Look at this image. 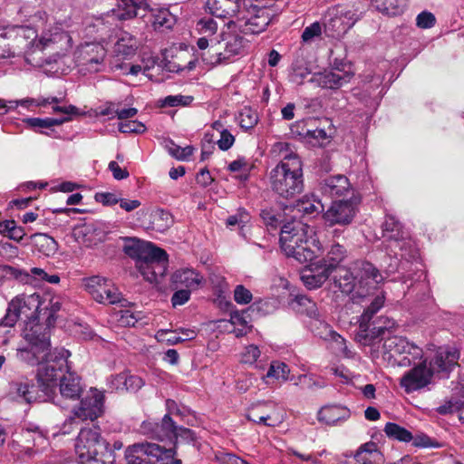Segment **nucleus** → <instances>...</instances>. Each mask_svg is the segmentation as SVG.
Returning <instances> with one entry per match:
<instances>
[{"mask_svg":"<svg viewBox=\"0 0 464 464\" xmlns=\"http://www.w3.org/2000/svg\"><path fill=\"white\" fill-rule=\"evenodd\" d=\"M60 310L57 297L39 293L21 294L8 303L3 322L9 326H14L19 318L24 322V337L28 346L17 349L19 359H29L32 350L47 347L50 329L54 326Z\"/></svg>","mask_w":464,"mask_h":464,"instance_id":"1","label":"nucleus"},{"mask_svg":"<svg viewBox=\"0 0 464 464\" xmlns=\"http://www.w3.org/2000/svg\"><path fill=\"white\" fill-rule=\"evenodd\" d=\"M50 337L46 348L29 353V359H21L29 364H38L37 383L38 386L27 382H14L13 389L17 394L18 400L26 403L50 401L55 405H60V401L55 393L57 382L71 368L68 358L70 351L64 348H55L51 351Z\"/></svg>","mask_w":464,"mask_h":464,"instance_id":"2","label":"nucleus"},{"mask_svg":"<svg viewBox=\"0 0 464 464\" xmlns=\"http://www.w3.org/2000/svg\"><path fill=\"white\" fill-rule=\"evenodd\" d=\"M33 26L14 25L5 28L13 57L22 56L36 50H44L53 44L72 46V38L63 27L51 22L44 11H37L32 15Z\"/></svg>","mask_w":464,"mask_h":464,"instance_id":"3","label":"nucleus"},{"mask_svg":"<svg viewBox=\"0 0 464 464\" xmlns=\"http://www.w3.org/2000/svg\"><path fill=\"white\" fill-rule=\"evenodd\" d=\"M280 247L299 263L314 261L324 254V246L313 227L299 221L285 224L280 232Z\"/></svg>","mask_w":464,"mask_h":464,"instance_id":"4","label":"nucleus"},{"mask_svg":"<svg viewBox=\"0 0 464 464\" xmlns=\"http://www.w3.org/2000/svg\"><path fill=\"white\" fill-rule=\"evenodd\" d=\"M123 252L135 260V266L145 281L158 285L168 270V254L151 242L125 238Z\"/></svg>","mask_w":464,"mask_h":464,"instance_id":"5","label":"nucleus"},{"mask_svg":"<svg viewBox=\"0 0 464 464\" xmlns=\"http://www.w3.org/2000/svg\"><path fill=\"white\" fill-rule=\"evenodd\" d=\"M382 246L393 264L387 272L394 273L402 265V260L414 261L419 257V251L414 240L402 224L392 215H386L382 224Z\"/></svg>","mask_w":464,"mask_h":464,"instance_id":"6","label":"nucleus"},{"mask_svg":"<svg viewBox=\"0 0 464 464\" xmlns=\"http://www.w3.org/2000/svg\"><path fill=\"white\" fill-rule=\"evenodd\" d=\"M271 190L279 198L293 199L304 189L303 163L294 152L283 156L282 160L268 174Z\"/></svg>","mask_w":464,"mask_h":464,"instance_id":"7","label":"nucleus"},{"mask_svg":"<svg viewBox=\"0 0 464 464\" xmlns=\"http://www.w3.org/2000/svg\"><path fill=\"white\" fill-rule=\"evenodd\" d=\"M146 5L145 0H119L116 8L92 19L86 26L87 34L93 36L96 43L104 45L119 32L118 22L137 16L138 9Z\"/></svg>","mask_w":464,"mask_h":464,"instance_id":"8","label":"nucleus"},{"mask_svg":"<svg viewBox=\"0 0 464 464\" xmlns=\"http://www.w3.org/2000/svg\"><path fill=\"white\" fill-rule=\"evenodd\" d=\"M371 304H364L363 313L358 321L359 325L355 334L357 341L362 345H372L379 339L388 337L395 327V322L388 317L373 315L384 305L385 295L379 294L371 297Z\"/></svg>","mask_w":464,"mask_h":464,"instance_id":"9","label":"nucleus"},{"mask_svg":"<svg viewBox=\"0 0 464 464\" xmlns=\"http://www.w3.org/2000/svg\"><path fill=\"white\" fill-rule=\"evenodd\" d=\"M74 447L79 464H112V461L99 457V450H109V442L102 438L97 425L82 427Z\"/></svg>","mask_w":464,"mask_h":464,"instance_id":"10","label":"nucleus"},{"mask_svg":"<svg viewBox=\"0 0 464 464\" xmlns=\"http://www.w3.org/2000/svg\"><path fill=\"white\" fill-rule=\"evenodd\" d=\"M353 265L358 283V289L353 295V304L364 306L371 304L370 297L379 294L385 295L384 291L377 286L383 282L384 277L373 264L366 260H357Z\"/></svg>","mask_w":464,"mask_h":464,"instance_id":"11","label":"nucleus"},{"mask_svg":"<svg viewBox=\"0 0 464 464\" xmlns=\"http://www.w3.org/2000/svg\"><path fill=\"white\" fill-rule=\"evenodd\" d=\"M175 449H165L156 443L140 442L129 446L125 451L128 464H182L176 459Z\"/></svg>","mask_w":464,"mask_h":464,"instance_id":"12","label":"nucleus"},{"mask_svg":"<svg viewBox=\"0 0 464 464\" xmlns=\"http://www.w3.org/2000/svg\"><path fill=\"white\" fill-rule=\"evenodd\" d=\"M106 55L107 50L102 44L85 42L76 49L74 60L82 73H96L105 70Z\"/></svg>","mask_w":464,"mask_h":464,"instance_id":"13","label":"nucleus"},{"mask_svg":"<svg viewBox=\"0 0 464 464\" xmlns=\"http://www.w3.org/2000/svg\"><path fill=\"white\" fill-rule=\"evenodd\" d=\"M104 395L96 389H91L90 392L82 399L80 405L73 408L72 415L63 422L61 431L69 434L72 430L75 419L82 420H94L103 412Z\"/></svg>","mask_w":464,"mask_h":464,"instance_id":"14","label":"nucleus"},{"mask_svg":"<svg viewBox=\"0 0 464 464\" xmlns=\"http://www.w3.org/2000/svg\"><path fill=\"white\" fill-rule=\"evenodd\" d=\"M359 20L357 13L342 6L328 9L324 18V32L327 37L343 36Z\"/></svg>","mask_w":464,"mask_h":464,"instance_id":"15","label":"nucleus"},{"mask_svg":"<svg viewBox=\"0 0 464 464\" xmlns=\"http://www.w3.org/2000/svg\"><path fill=\"white\" fill-rule=\"evenodd\" d=\"M85 290L100 304H115L122 301L121 293L105 277L92 276L83 279Z\"/></svg>","mask_w":464,"mask_h":464,"instance_id":"16","label":"nucleus"},{"mask_svg":"<svg viewBox=\"0 0 464 464\" xmlns=\"http://www.w3.org/2000/svg\"><path fill=\"white\" fill-rule=\"evenodd\" d=\"M240 9L236 20L227 22L226 25L231 32H238L243 34H258L264 32L270 23L269 14L259 9L255 14L246 16Z\"/></svg>","mask_w":464,"mask_h":464,"instance_id":"17","label":"nucleus"},{"mask_svg":"<svg viewBox=\"0 0 464 464\" xmlns=\"http://www.w3.org/2000/svg\"><path fill=\"white\" fill-rule=\"evenodd\" d=\"M383 349L389 358L403 355L401 361L399 362L401 365L411 364L415 360L420 359L423 353L420 346L402 336H388L384 342Z\"/></svg>","mask_w":464,"mask_h":464,"instance_id":"18","label":"nucleus"},{"mask_svg":"<svg viewBox=\"0 0 464 464\" xmlns=\"http://www.w3.org/2000/svg\"><path fill=\"white\" fill-rule=\"evenodd\" d=\"M432 377L433 370L422 362L406 372L401 378L400 385L406 393H411L428 387Z\"/></svg>","mask_w":464,"mask_h":464,"instance_id":"19","label":"nucleus"},{"mask_svg":"<svg viewBox=\"0 0 464 464\" xmlns=\"http://www.w3.org/2000/svg\"><path fill=\"white\" fill-rule=\"evenodd\" d=\"M246 419L256 424L276 427L283 420L279 408L274 401H263L254 405L246 414Z\"/></svg>","mask_w":464,"mask_h":464,"instance_id":"20","label":"nucleus"},{"mask_svg":"<svg viewBox=\"0 0 464 464\" xmlns=\"http://www.w3.org/2000/svg\"><path fill=\"white\" fill-rule=\"evenodd\" d=\"M226 42L223 52H215L209 58H203V61L210 65L217 66L222 63H229L237 55H240L246 44L243 36L238 32H232Z\"/></svg>","mask_w":464,"mask_h":464,"instance_id":"21","label":"nucleus"},{"mask_svg":"<svg viewBox=\"0 0 464 464\" xmlns=\"http://www.w3.org/2000/svg\"><path fill=\"white\" fill-rule=\"evenodd\" d=\"M295 302L297 305V312L305 314L310 321L308 327L315 335L323 337L322 329H327L328 324L322 319L316 304L304 295H296Z\"/></svg>","mask_w":464,"mask_h":464,"instance_id":"22","label":"nucleus"},{"mask_svg":"<svg viewBox=\"0 0 464 464\" xmlns=\"http://www.w3.org/2000/svg\"><path fill=\"white\" fill-rule=\"evenodd\" d=\"M140 429L143 435L152 440H172L175 437V420L169 415H164L160 422L153 420H143Z\"/></svg>","mask_w":464,"mask_h":464,"instance_id":"23","label":"nucleus"},{"mask_svg":"<svg viewBox=\"0 0 464 464\" xmlns=\"http://www.w3.org/2000/svg\"><path fill=\"white\" fill-rule=\"evenodd\" d=\"M62 98H57L55 96L49 97H38V98H26L16 101H9L10 108L15 109L18 105L22 107L30 108L31 106L35 107H45L47 105H53V111L56 113H63L66 115H78L79 109L74 105L68 106H60L59 103L62 102Z\"/></svg>","mask_w":464,"mask_h":464,"instance_id":"24","label":"nucleus"},{"mask_svg":"<svg viewBox=\"0 0 464 464\" xmlns=\"http://www.w3.org/2000/svg\"><path fill=\"white\" fill-rule=\"evenodd\" d=\"M59 395L60 407L64 408L62 400L77 401L81 398L83 392V386L81 377L73 371L67 370V372L59 381Z\"/></svg>","mask_w":464,"mask_h":464,"instance_id":"25","label":"nucleus"},{"mask_svg":"<svg viewBox=\"0 0 464 464\" xmlns=\"http://www.w3.org/2000/svg\"><path fill=\"white\" fill-rule=\"evenodd\" d=\"M242 0H207L205 4L206 11L218 18L230 22L236 20L240 13Z\"/></svg>","mask_w":464,"mask_h":464,"instance_id":"26","label":"nucleus"},{"mask_svg":"<svg viewBox=\"0 0 464 464\" xmlns=\"http://www.w3.org/2000/svg\"><path fill=\"white\" fill-rule=\"evenodd\" d=\"M218 29V23L212 17H202L197 22L196 30L201 35L197 45L200 50L208 47L213 50L219 44Z\"/></svg>","mask_w":464,"mask_h":464,"instance_id":"27","label":"nucleus"},{"mask_svg":"<svg viewBox=\"0 0 464 464\" xmlns=\"http://www.w3.org/2000/svg\"><path fill=\"white\" fill-rule=\"evenodd\" d=\"M301 273V280L304 286L310 290L321 287L332 273L318 261L308 262Z\"/></svg>","mask_w":464,"mask_h":464,"instance_id":"28","label":"nucleus"},{"mask_svg":"<svg viewBox=\"0 0 464 464\" xmlns=\"http://www.w3.org/2000/svg\"><path fill=\"white\" fill-rule=\"evenodd\" d=\"M355 215L353 204L351 201H334L324 217L330 225H347Z\"/></svg>","mask_w":464,"mask_h":464,"instance_id":"29","label":"nucleus"},{"mask_svg":"<svg viewBox=\"0 0 464 464\" xmlns=\"http://www.w3.org/2000/svg\"><path fill=\"white\" fill-rule=\"evenodd\" d=\"M459 358V353L455 348L440 347L432 361L431 370L448 378L449 373L455 368Z\"/></svg>","mask_w":464,"mask_h":464,"instance_id":"30","label":"nucleus"},{"mask_svg":"<svg viewBox=\"0 0 464 464\" xmlns=\"http://www.w3.org/2000/svg\"><path fill=\"white\" fill-rule=\"evenodd\" d=\"M351 78L350 73L339 74L333 70L324 69L322 72H314L308 82L322 89L337 90L349 82Z\"/></svg>","mask_w":464,"mask_h":464,"instance_id":"31","label":"nucleus"},{"mask_svg":"<svg viewBox=\"0 0 464 464\" xmlns=\"http://www.w3.org/2000/svg\"><path fill=\"white\" fill-rule=\"evenodd\" d=\"M171 282L176 287L181 286L194 291L202 285L204 276L193 268H180L173 273Z\"/></svg>","mask_w":464,"mask_h":464,"instance_id":"32","label":"nucleus"},{"mask_svg":"<svg viewBox=\"0 0 464 464\" xmlns=\"http://www.w3.org/2000/svg\"><path fill=\"white\" fill-rule=\"evenodd\" d=\"M78 237L86 246L92 247L105 241L107 231L101 222L86 223L78 230Z\"/></svg>","mask_w":464,"mask_h":464,"instance_id":"33","label":"nucleus"},{"mask_svg":"<svg viewBox=\"0 0 464 464\" xmlns=\"http://www.w3.org/2000/svg\"><path fill=\"white\" fill-rule=\"evenodd\" d=\"M320 192L327 197H340L349 191V179L343 175L331 176L320 181L318 185Z\"/></svg>","mask_w":464,"mask_h":464,"instance_id":"34","label":"nucleus"},{"mask_svg":"<svg viewBox=\"0 0 464 464\" xmlns=\"http://www.w3.org/2000/svg\"><path fill=\"white\" fill-rule=\"evenodd\" d=\"M335 271L336 275L334 277V285L338 287L342 293L351 295V300L353 302V295H355V292L358 289V283L353 270V265L352 264L348 268L340 267Z\"/></svg>","mask_w":464,"mask_h":464,"instance_id":"35","label":"nucleus"},{"mask_svg":"<svg viewBox=\"0 0 464 464\" xmlns=\"http://www.w3.org/2000/svg\"><path fill=\"white\" fill-rule=\"evenodd\" d=\"M114 53L117 57L121 59H130L135 55L139 42L137 38L130 33L119 30L115 35Z\"/></svg>","mask_w":464,"mask_h":464,"instance_id":"36","label":"nucleus"},{"mask_svg":"<svg viewBox=\"0 0 464 464\" xmlns=\"http://www.w3.org/2000/svg\"><path fill=\"white\" fill-rule=\"evenodd\" d=\"M266 373L261 374V380L266 385L273 386L289 380L290 368L285 362L272 361L270 363L266 362Z\"/></svg>","mask_w":464,"mask_h":464,"instance_id":"37","label":"nucleus"},{"mask_svg":"<svg viewBox=\"0 0 464 464\" xmlns=\"http://www.w3.org/2000/svg\"><path fill=\"white\" fill-rule=\"evenodd\" d=\"M350 411L344 406L333 404L325 405L320 409L317 419L326 425L334 426L350 418Z\"/></svg>","mask_w":464,"mask_h":464,"instance_id":"38","label":"nucleus"},{"mask_svg":"<svg viewBox=\"0 0 464 464\" xmlns=\"http://www.w3.org/2000/svg\"><path fill=\"white\" fill-rule=\"evenodd\" d=\"M354 464H381L383 455L373 441L362 444L353 455Z\"/></svg>","mask_w":464,"mask_h":464,"instance_id":"39","label":"nucleus"},{"mask_svg":"<svg viewBox=\"0 0 464 464\" xmlns=\"http://www.w3.org/2000/svg\"><path fill=\"white\" fill-rule=\"evenodd\" d=\"M346 249L343 246L338 243L333 244L327 251L326 256L318 260V262L323 264L331 273H333L341 267L340 264L346 257Z\"/></svg>","mask_w":464,"mask_h":464,"instance_id":"40","label":"nucleus"},{"mask_svg":"<svg viewBox=\"0 0 464 464\" xmlns=\"http://www.w3.org/2000/svg\"><path fill=\"white\" fill-rule=\"evenodd\" d=\"M32 240L35 249L45 256H53L58 251L57 241L47 234L35 233L32 236Z\"/></svg>","mask_w":464,"mask_h":464,"instance_id":"41","label":"nucleus"},{"mask_svg":"<svg viewBox=\"0 0 464 464\" xmlns=\"http://www.w3.org/2000/svg\"><path fill=\"white\" fill-rule=\"evenodd\" d=\"M151 24L155 30L170 29L176 23V17L168 8H152Z\"/></svg>","mask_w":464,"mask_h":464,"instance_id":"42","label":"nucleus"},{"mask_svg":"<svg viewBox=\"0 0 464 464\" xmlns=\"http://www.w3.org/2000/svg\"><path fill=\"white\" fill-rule=\"evenodd\" d=\"M295 208L297 212L310 217H315L322 213L324 209L321 200L315 198L314 195L311 197L304 196L296 202Z\"/></svg>","mask_w":464,"mask_h":464,"instance_id":"43","label":"nucleus"},{"mask_svg":"<svg viewBox=\"0 0 464 464\" xmlns=\"http://www.w3.org/2000/svg\"><path fill=\"white\" fill-rule=\"evenodd\" d=\"M151 221L148 228L157 232H164L172 224L173 219L171 214L162 208H158L150 214Z\"/></svg>","mask_w":464,"mask_h":464,"instance_id":"44","label":"nucleus"},{"mask_svg":"<svg viewBox=\"0 0 464 464\" xmlns=\"http://www.w3.org/2000/svg\"><path fill=\"white\" fill-rule=\"evenodd\" d=\"M261 352L258 346L250 344L245 347L241 353L240 362L245 364L254 365L256 369L260 372H265L266 369V361L259 360Z\"/></svg>","mask_w":464,"mask_h":464,"instance_id":"45","label":"nucleus"},{"mask_svg":"<svg viewBox=\"0 0 464 464\" xmlns=\"http://www.w3.org/2000/svg\"><path fill=\"white\" fill-rule=\"evenodd\" d=\"M71 120L70 115L62 118H25L24 122L31 129H50L53 126H60Z\"/></svg>","mask_w":464,"mask_h":464,"instance_id":"46","label":"nucleus"},{"mask_svg":"<svg viewBox=\"0 0 464 464\" xmlns=\"http://www.w3.org/2000/svg\"><path fill=\"white\" fill-rule=\"evenodd\" d=\"M383 430L388 438L401 442L408 443L413 439L410 430L394 422H387Z\"/></svg>","mask_w":464,"mask_h":464,"instance_id":"47","label":"nucleus"},{"mask_svg":"<svg viewBox=\"0 0 464 464\" xmlns=\"http://www.w3.org/2000/svg\"><path fill=\"white\" fill-rule=\"evenodd\" d=\"M376 4V8L389 16H396L403 13L404 0H371Z\"/></svg>","mask_w":464,"mask_h":464,"instance_id":"48","label":"nucleus"},{"mask_svg":"<svg viewBox=\"0 0 464 464\" xmlns=\"http://www.w3.org/2000/svg\"><path fill=\"white\" fill-rule=\"evenodd\" d=\"M209 281L213 289L214 295L220 304L227 299L229 293V285L227 279L220 275L213 274L209 277Z\"/></svg>","mask_w":464,"mask_h":464,"instance_id":"49","label":"nucleus"},{"mask_svg":"<svg viewBox=\"0 0 464 464\" xmlns=\"http://www.w3.org/2000/svg\"><path fill=\"white\" fill-rule=\"evenodd\" d=\"M165 149L171 157L181 161L188 160L189 157L194 152V147H180L171 140H168L165 141Z\"/></svg>","mask_w":464,"mask_h":464,"instance_id":"50","label":"nucleus"},{"mask_svg":"<svg viewBox=\"0 0 464 464\" xmlns=\"http://www.w3.org/2000/svg\"><path fill=\"white\" fill-rule=\"evenodd\" d=\"M230 323L234 325L233 333L237 337L246 335L250 329V325L246 319L245 312H232L230 314Z\"/></svg>","mask_w":464,"mask_h":464,"instance_id":"51","label":"nucleus"},{"mask_svg":"<svg viewBox=\"0 0 464 464\" xmlns=\"http://www.w3.org/2000/svg\"><path fill=\"white\" fill-rule=\"evenodd\" d=\"M22 433L28 440L32 439L34 447L48 445L46 431L42 430L38 426L30 425L24 429Z\"/></svg>","mask_w":464,"mask_h":464,"instance_id":"52","label":"nucleus"},{"mask_svg":"<svg viewBox=\"0 0 464 464\" xmlns=\"http://www.w3.org/2000/svg\"><path fill=\"white\" fill-rule=\"evenodd\" d=\"M250 220V215L248 211L244 208H239L235 215H231L227 218L226 224L227 227L232 226H239L240 227V234H243V227L246 224H247Z\"/></svg>","mask_w":464,"mask_h":464,"instance_id":"53","label":"nucleus"},{"mask_svg":"<svg viewBox=\"0 0 464 464\" xmlns=\"http://www.w3.org/2000/svg\"><path fill=\"white\" fill-rule=\"evenodd\" d=\"M238 121L242 129L250 130L257 124L258 116L251 108H244L239 113Z\"/></svg>","mask_w":464,"mask_h":464,"instance_id":"54","label":"nucleus"},{"mask_svg":"<svg viewBox=\"0 0 464 464\" xmlns=\"http://www.w3.org/2000/svg\"><path fill=\"white\" fill-rule=\"evenodd\" d=\"M192 101V96L178 94L166 96L160 99L159 102L161 107H178L187 106L190 104Z\"/></svg>","mask_w":464,"mask_h":464,"instance_id":"55","label":"nucleus"},{"mask_svg":"<svg viewBox=\"0 0 464 464\" xmlns=\"http://www.w3.org/2000/svg\"><path fill=\"white\" fill-rule=\"evenodd\" d=\"M118 130L121 133L141 134L147 130L144 123L139 121H121L118 124Z\"/></svg>","mask_w":464,"mask_h":464,"instance_id":"56","label":"nucleus"},{"mask_svg":"<svg viewBox=\"0 0 464 464\" xmlns=\"http://www.w3.org/2000/svg\"><path fill=\"white\" fill-rule=\"evenodd\" d=\"M25 275L31 276L32 277L38 281L46 282L49 284L54 285L60 282V276L58 275H48V273H46L43 268L40 267H32L30 271Z\"/></svg>","mask_w":464,"mask_h":464,"instance_id":"57","label":"nucleus"},{"mask_svg":"<svg viewBox=\"0 0 464 464\" xmlns=\"http://www.w3.org/2000/svg\"><path fill=\"white\" fill-rule=\"evenodd\" d=\"M119 324L124 327H133L141 319L140 312H132L130 310H121L119 312Z\"/></svg>","mask_w":464,"mask_h":464,"instance_id":"58","label":"nucleus"},{"mask_svg":"<svg viewBox=\"0 0 464 464\" xmlns=\"http://www.w3.org/2000/svg\"><path fill=\"white\" fill-rule=\"evenodd\" d=\"M309 121L302 120L294 122L290 126L291 133L303 141H306L310 129L308 128Z\"/></svg>","mask_w":464,"mask_h":464,"instance_id":"59","label":"nucleus"},{"mask_svg":"<svg viewBox=\"0 0 464 464\" xmlns=\"http://www.w3.org/2000/svg\"><path fill=\"white\" fill-rule=\"evenodd\" d=\"M329 139L326 131L324 129H314L309 130L308 137L306 139L307 143H310L314 147H321Z\"/></svg>","mask_w":464,"mask_h":464,"instance_id":"60","label":"nucleus"},{"mask_svg":"<svg viewBox=\"0 0 464 464\" xmlns=\"http://www.w3.org/2000/svg\"><path fill=\"white\" fill-rule=\"evenodd\" d=\"M303 380L302 388L304 389H322L326 386L325 382L321 377H315L314 374H301Z\"/></svg>","mask_w":464,"mask_h":464,"instance_id":"61","label":"nucleus"},{"mask_svg":"<svg viewBox=\"0 0 464 464\" xmlns=\"http://www.w3.org/2000/svg\"><path fill=\"white\" fill-rule=\"evenodd\" d=\"M436 24L435 15L429 11H422L416 17V25L421 29H430Z\"/></svg>","mask_w":464,"mask_h":464,"instance_id":"62","label":"nucleus"},{"mask_svg":"<svg viewBox=\"0 0 464 464\" xmlns=\"http://www.w3.org/2000/svg\"><path fill=\"white\" fill-rule=\"evenodd\" d=\"M252 293L243 285H237L234 290V299L239 304H247L252 301Z\"/></svg>","mask_w":464,"mask_h":464,"instance_id":"63","label":"nucleus"},{"mask_svg":"<svg viewBox=\"0 0 464 464\" xmlns=\"http://www.w3.org/2000/svg\"><path fill=\"white\" fill-rule=\"evenodd\" d=\"M216 459L219 464H246L244 459L229 452L220 451L217 453Z\"/></svg>","mask_w":464,"mask_h":464,"instance_id":"64","label":"nucleus"}]
</instances>
